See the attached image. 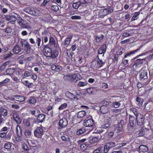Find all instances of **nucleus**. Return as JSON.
I'll return each instance as SVG.
<instances>
[{"label":"nucleus","instance_id":"f257e3e1","mask_svg":"<svg viewBox=\"0 0 153 153\" xmlns=\"http://www.w3.org/2000/svg\"><path fill=\"white\" fill-rule=\"evenodd\" d=\"M113 9L110 7L105 9H101L98 12V16L100 18H103L104 16L113 12Z\"/></svg>","mask_w":153,"mask_h":153},{"label":"nucleus","instance_id":"f03ea898","mask_svg":"<svg viewBox=\"0 0 153 153\" xmlns=\"http://www.w3.org/2000/svg\"><path fill=\"white\" fill-rule=\"evenodd\" d=\"M146 58L144 59H137L136 60L132 66V68L134 71H138V69L141 67L143 65V60H146Z\"/></svg>","mask_w":153,"mask_h":153},{"label":"nucleus","instance_id":"7ed1b4c3","mask_svg":"<svg viewBox=\"0 0 153 153\" xmlns=\"http://www.w3.org/2000/svg\"><path fill=\"white\" fill-rule=\"evenodd\" d=\"M35 122V119L32 117L29 118L27 119H25L23 121L24 125L27 127L33 126Z\"/></svg>","mask_w":153,"mask_h":153},{"label":"nucleus","instance_id":"20e7f679","mask_svg":"<svg viewBox=\"0 0 153 153\" xmlns=\"http://www.w3.org/2000/svg\"><path fill=\"white\" fill-rule=\"evenodd\" d=\"M11 115L17 124H21L22 122V120L19 117V114L15 110L12 111Z\"/></svg>","mask_w":153,"mask_h":153},{"label":"nucleus","instance_id":"39448f33","mask_svg":"<svg viewBox=\"0 0 153 153\" xmlns=\"http://www.w3.org/2000/svg\"><path fill=\"white\" fill-rule=\"evenodd\" d=\"M44 133V130L40 127H37L34 130V134L35 137L38 138H41Z\"/></svg>","mask_w":153,"mask_h":153},{"label":"nucleus","instance_id":"423d86ee","mask_svg":"<svg viewBox=\"0 0 153 153\" xmlns=\"http://www.w3.org/2000/svg\"><path fill=\"white\" fill-rule=\"evenodd\" d=\"M124 121L123 120H121L120 122L118 124L114 125V130L117 133L121 132L123 129V125H124Z\"/></svg>","mask_w":153,"mask_h":153},{"label":"nucleus","instance_id":"0eeeda50","mask_svg":"<svg viewBox=\"0 0 153 153\" xmlns=\"http://www.w3.org/2000/svg\"><path fill=\"white\" fill-rule=\"evenodd\" d=\"M56 42L54 37L50 36L48 43V49L50 48H56Z\"/></svg>","mask_w":153,"mask_h":153},{"label":"nucleus","instance_id":"6e6552de","mask_svg":"<svg viewBox=\"0 0 153 153\" xmlns=\"http://www.w3.org/2000/svg\"><path fill=\"white\" fill-rule=\"evenodd\" d=\"M50 51H49V55H48V57L53 59L56 58L58 54V51L56 50V48H50Z\"/></svg>","mask_w":153,"mask_h":153},{"label":"nucleus","instance_id":"1a4fd4ad","mask_svg":"<svg viewBox=\"0 0 153 153\" xmlns=\"http://www.w3.org/2000/svg\"><path fill=\"white\" fill-rule=\"evenodd\" d=\"M140 153H152L151 151L149 150L148 148L146 146L140 145L138 148Z\"/></svg>","mask_w":153,"mask_h":153},{"label":"nucleus","instance_id":"9d476101","mask_svg":"<svg viewBox=\"0 0 153 153\" xmlns=\"http://www.w3.org/2000/svg\"><path fill=\"white\" fill-rule=\"evenodd\" d=\"M63 78L64 80H68L70 82H76L77 81L76 77L75 76H72L66 74L64 75Z\"/></svg>","mask_w":153,"mask_h":153},{"label":"nucleus","instance_id":"9b49d317","mask_svg":"<svg viewBox=\"0 0 153 153\" xmlns=\"http://www.w3.org/2000/svg\"><path fill=\"white\" fill-rule=\"evenodd\" d=\"M19 25L20 27L23 28H25L27 29L31 28V27L29 23L24 19L20 23Z\"/></svg>","mask_w":153,"mask_h":153},{"label":"nucleus","instance_id":"f8f14e48","mask_svg":"<svg viewBox=\"0 0 153 153\" xmlns=\"http://www.w3.org/2000/svg\"><path fill=\"white\" fill-rule=\"evenodd\" d=\"M94 120L90 119L85 120L83 123V125L86 127H93L94 124Z\"/></svg>","mask_w":153,"mask_h":153},{"label":"nucleus","instance_id":"ddd939ff","mask_svg":"<svg viewBox=\"0 0 153 153\" xmlns=\"http://www.w3.org/2000/svg\"><path fill=\"white\" fill-rule=\"evenodd\" d=\"M50 67H48L50 68H51L52 71L55 72H59L62 70L63 68L60 66L58 65L56 66L54 64H53L51 65H50Z\"/></svg>","mask_w":153,"mask_h":153},{"label":"nucleus","instance_id":"4468645a","mask_svg":"<svg viewBox=\"0 0 153 153\" xmlns=\"http://www.w3.org/2000/svg\"><path fill=\"white\" fill-rule=\"evenodd\" d=\"M140 80L141 81L147 80L148 78L147 71L143 70L140 74Z\"/></svg>","mask_w":153,"mask_h":153},{"label":"nucleus","instance_id":"2eb2a0df","mask_svg":"<svg viewBox=\"0 0 153 153\" xmlns=\"http://www.w3.org/2000/svg\"><path fill=\"white\" fill-rule=\"evenodd\" d=\"M59 125L61 128H64L68 125L67 120L65 118H63L59 120Z\"/></svg>","mask_w":153,"mask_h":153},{"label":"nucleus","instance_id":"dca6fc26","mask_svg":"<svg viewBox=\"0 0 153 153\" xmlns=\"http://www.w3.org/2000/svg\"><path fill=\"white\" fill-rule=\"evenodd\" d=\"M110 118H106L104 120V121L102 125V127L104 128H107L110 126Z\"/></svg>","mask_w":153,"mask_h":153},{"label":"nucleus","instance_id":"f3484780","mask_svg":"<svg viewBox=\"0 0 153 153\" xmlns=\"http://www.w3.org/2000/svg\"><path fill=\"white\" fill-rule=\"evenodd\" d=\"M101 138V136L100 134L97 137H94L89 140V142L91 143H94L99 141Z\"/></svg>","mask_w":153,"mask_h":153},{"label":"nucleus","instance_id":"a211bd4d","mask_svg":"<svg viewBox=\"0 0 153 153\" xmlns=\"http://www.w3.org/2000/svg\"><path fill=\"white\" fill-rule=\"evenodd\" d=\"M7 21L11 23L14 22L17 20V18L14 16L6 15L5 17Z\"/></svg>","mask_w":153,"mask_h":153},{"label":"nucleus","instance_id":"6ab92c4d","mask_svg":"<svg viewBox=\"0 0 153 153\" xmlns=\"http://www.w3.org/2000/svg\"><path fill=\"white\" fill-rule=\"evenodd\" d=\"M108 106L106 105H102L100 108V112L102 114H105L108 112Z\"/></svg>","mask_w":153,"mask_h":153},{"label":"nucleus","instance_id":"aec40b11","mask_svg":"<svg viewBox=\"0 0 153 153\" xmlns=\"http://www.w3.org/2000/svg\"><path fill=\"white\" fill-rule=\"evenodd\" d=\"M26 141L27 142L28 144L30 146H36L37 143V141L33 139L32 138H30V139H26Z\"/></svg>","mask_w":153,"mask_h":153},{"label":"nucleus","instance_id":"412c9836","mask_svg":"<svg viewBox=\"0 0 153 153\" xmlns=\"http://www.w3.org/2000/svg\"><path fill=\"white\" fill-rule=\"evenodd\" d=\"M31 48L29 43L27 42H26V44L24 46V50L27 54L29 53L31 51Z\"/></svg>","mask_w":153,"mask_h":153},{"label":"nucleus","instance_id":"4be33fe9","mask_svg":"<svg viewBox=\"0 0 153 153\" xmlns=\"http://www.w3.org/2000/svg\"><path fill=\"white\" fill-rule=\"evenodd\" d=\"M129 120L130 123H132L133 125L136 124L137 117H136L134 115H129Z\"/></svg>","mask_w":153,"mask_h":153},{"label":"nucleus","instance_id":"5701e85b","mask_svg":"<svg viewBox=\"0 0 153 153\" xmlns=\"http://www.w3.org/2000/svg\"><path fill=\"white\" fill-rule=\"evenodd\" d=\"M29 146L30 148L28 151L29 153H34L38 149V147L36 146Z\"/></svg>","mask_w":153,"mask_h":153},{"label":"nucleus","instance_id":"b1692460","mask_svg":"<svg viewBox=\"0 0 153 153\" xmlns=\"http://www.w3.org/2000/svg\"><path fill=\"white\" fill-rule=\"evenodd\" d=\"M15 100L22 102L25 100L24 97L22 96L15 95L14 96Z\"/></svg>","mask_w":153,"mask_h":153},{"label":"nucleus","instance_id":"393cba45","mask_svg":"<svg viewBox=\"0 0 153 153\" xmlns=\"http://www.w3.org/2000/svg\"><path fill=\"white\" fill-rule=\"evenodd\" d=\"M31 132L28 129L26 130L25 131V139H30V138H31Z\"/></svg>","mask_w":153,"mask_h":153},{"label":"nucleus","instance_id":"a878e982","mask_svg":"<svg viewBox=\"0 0 153 153\" xmlns=\"http://www.w3.org/2000/svg\"><path fill=\"white\" fill-rule=\"evenodd\" d=\"M136 103L139 106L141 107L142 106L144 101L143 99L139 97H136Z\"/></svg>","mask_w":153,"mask_h":153},{"label":"nucleus","instance_id":"bb28decb","mask_svg":"<svg viewBox=\"0 0 153 153\" xmlns=\"http://www.w3.org/2000/svg\"><path fill=\"white\" fill-rule=\"evenodd\" d=\"M106 46L105 44L102 45L99 50L98 53L102 54L104 53L106 51Z\"/></svg>","mask_w":153,"mask_h":153},{"label":"nucleus","instance_id":"cd10ccee","mask_svg":"<svg viewBox=\"0 0 153 153\" xmlns=\"http://www.w3.org/2000/svg\"><path fill=\"white\" fill-rule=\"evenodd\" d=\"M20 47L18 45H16L14 47L13 50V52L14 53H17L21 51Z\"/></svg>","mask_w":153,"mask_h":153},{"label":"nucleus","instance_id":"c85d7f7f","mask_svg":"<svg viewBox=\"0 0 153 153\" xmlns=\"http://www.w3.org/2000/svg\"><path fill=\"white\" fill-rule=\"evenodd\" d=\"M140 49V48L137 49L135 50H133L131 51H130L129 53L126 54L124 58V59L125 58L127 57L130 56H131V55H133L135 53L137 52V51H139Z\"/></svg>","mask_w":153,"mask_h":153},{"label":"nucleus","instance_id":"c756f323","mask_svg":"<svg viewBox=\"0 0 153 153\" xmlns=\"http://www.w3.org/2000/svg\"><path fill=\"white\" fill-rule=\"evenodd\" d=\"M38 117L37 119L39 121V122L42 123L45 120V115L44 114H41Z\"/></svg>","mask_w":153,"mask_h":153},{"label":"nucleus","instance_id":"7c9ffc66","mask_svg":"<svg viewBox=\"0 0 153 153\" xmlns=\"http://www.w3.org/2000/svg\"><path fill=\"white\" fill-rule=\"evenodd\" d=\"M31 114L36 117H37L40 114V112L39 109H35L34 110L31 111Z\"/></svg>","mask_w":153,"mask_h":153},{"label":"nucleus","instance_id":"2f4dec72","mask_svg":"<svg viewBox=\"0 0 153 153\" xmlns=\"http://www.w3.org/2000/svg\"><path fill=\"white\" fill-rule=\"evenodd\" d=\"M22 82L29 88H31L33 86V83L29 82L27 80L22 81Z\"/></svg>","mask_w":153,"mask_h":153},{"label":"nucleus","instance_id":"473e14b6","mask_svg":"<svg viewBox=\"0 0 153 153\" xmlns=\"http://www.w3.org/2000/svg\"><path fill=\"white\" fill-rule=\"evenodd\" d=\"M144 119L143 117H137V123L139 126L142 125L143 124Z\"/></svg>","mask_w":153,"mask_h":153},{"label":"nucleus","instance_id":"72a5a7b5","mask_svg":"<svg viewBox=\"0 0 153 153\" xmlns=\"http://www.w3.org/2000/svg\"><path fill=\"white\" fill-rule=\"evenodd\" d=\"M86 114V112L84 111H81L77 113V117L79 118L83 117Z\"/></svg>","mask_w":153,"mask_h":153},{"label":"nucleus","instance_id":"f704fd0d","mask_svg":"<svg viewBox=\"0 0 153 153\" xmlns=\"http://www.w3.org/2000/svg\"><path fill=\"white\" fill-rule=\"evenodd\" d=\"M0 112L3 117L6 116L8 115V112L7 109L1 108L0 110Z\"/></svg>","mask_w":153,"mask_h":153},{"label":"nucleus","instance_id":"c9c22d12","mask_svg":"<svg viewBox=\"0 0 153 153\" xmlns=\"http://www.w3.org/2000/svg\"><path fill=\"white\" fill-rule=\"evenodd\" d=\"M9 63V62L7 61L3 63L0 67V72L4 71L6 67V66Z\"/></svg>","mask_w":153,"mask_h":153},{"label":"nucleus","instance_id":"e433bc0d","mask_svg":"<svg viewBox=\"0 0 153 153\" xmlns=\"http://www.w3.org/2000/svg\"><path fill=\"white\" fill-rule=\"evenodd\" d=\"M73 37L72 35H69L68 36L67 38L65 40V45H69L71 41V39Z\"/></svg>","mask_w":153,"mask_h":153},{"label":"nucleus","instance_id":"4c0bfd02","mask_svg":"<svg viewBox=\"0 0 153 153\" xmlns=\"http://www.w3.org/2000/svg\"><path fill=\"white\" fill-rule=\"evenodd\" d=\"M10 79L8 78H6L2 81L0 82V87L3 86H5L7 83L9 82Z\"/></svg>","mask_w":153,"mask_h":153},{"label":"nucleus","instance_id":"58836bf2","mask_svg":"<svg viewBox=\"0 0 153 153\" xmlns=\"http://www.w3.org/2000/svg\"><path fill=\"white\" fill-rule=\"evenodd\" d=\"M12 143L10 142H7L4 144V148L5 149H10L12 145Z\"/></svg>","mask_w":153,"mask_h":153},{"label":"nucleus","instance_id":"ea45409f","mask_svg":"<svg viewBox=\"0 0 153 153\" xmlns=\"http://www.w3.org/2000/svg\"><path fill=\"white\" fill-rule=\"evenodd\" d=\"M85 131V128H82L76 132V134L78 135H80L84 133Z\"/></svg>","mask_w":153,"mask_h":153},{"label":"nucleus","instance_id":"a19ab883","mask_svg":"<svg viewBox=\"0 0 153 153\" xmlns=\"http://www.w3.org/2000/svg\"><path fill=\"white\" fill-rule=\"evenodd\" d=\"M3 30L7 34H10L13 31V29L9 26L7 27L6 29H3Z\"/></svg>","mask_w":153,"mask_h":153},{"label":"nucleus","instance_id":"79ce46f5","mask_svg":"<svg viewBox=\"0 0 153 153\" xmlns=\"http://www.w3.org/2000/svg\"><path fill=\"white\" fill-rule=\"evenodd\" d=\"M104 36L102 34L100 35H98L96 36L95 39L97 42H99L101 41L103 38Z\"/></svg>","mask_w":153,"mask_h":153},{"label":"nucleus","instance_id":"37998d69","mask_svg":"<svg viewBox=\"0 0 153 153\" xmlns=\"http://www.w3.org/2000/svg\"><path fill=\"white\" fill-rule=\"evenodd\" d=\"M106 145L109 149L116 145L115 142H111L107 143Z\"/></svg>","mask_w":153,"mask_h":153},{"label":"nucleus","instance_id":"c03bdc74","mask_svg":"<svg viewBox=\"0 0 153 153\" xmlns=\"http://www.w3.org/2000/svg\"><path fill=\"white\" fill-rule=\"evenodd\" d=\"M28 101L30 103L35 104L36 102V100L33 97H30L28 100Z\"/></svg>","mask_w":153,"mask_h":153},{"label":"nucleus","instance_id":"a18cd8bd","mask_svg":"<svg viewBox=\"0 0 153 153\" xmlns=\"http://www.w3.org/2000/svg\"><path fill=\"white\" fill-rule=\"evenodd\" d=\"M9 129V128L7 127L4 126L2 128L1 126L0 125V132H6Z\"/></svg>","mask_w":153,"mask_h":153},{"label":"nucleus","instance_id":"49530a36","mask_svg":"<svg viewBox=\"0 0 153 153\" xmlns=\"http://www.w3.org/2000/svg\"><path fill=\"white\" fill-rule=\"evenodd\" d=\"M21 135L19 134H17V136L16 138V140L18 142H20L22 139V137L21 136Z\"/></svg>","mask_w":153,"mask_h":153},{"label":"nucleus","instance_id":"de8ad7c7","mask_svg":"<svg viewBox=\"0 0 153 153\" xmlns=\"http://www.w3.org/2000/svg\"><path fill=\"white\" fill-rule=\"evenodd\" d=\"M120 105V103L119 102H114L112 104V106L116 108H118Z\"/></svg>","mask_w":153,"mask_h":153},{"label":"nucleus","instance_id":"09e8293b","mask_svg":"<svg viewBox=\"0 0 153 153\" xmlns=\"http://www.w3.org/2000/svg\"><path fill=\"white\" fill-rule=\"evenodd\" d=\"M103 151V148L102 147H100L95 149L93 153H101Z\"/></svg>","mask_w":153,"mask_h":153},{"label":"nucleus","instance_id":"8fccbe9b","mask_svg":"<svg viewBox=\"0 0 153 153\" xmlns=\"http://www.w3.org/2000/svg\"><path fill=\"white\" fill-rule=\"evenodd\" d=\"M145 108L147 111H149L151 110V105L150 103H146V104L145 103Z\"/></svg>","mask_w":153,"mask_h":153},{"label":"nucleus","instance_id":"3c124183","mask_svg":"<svg viewBox=\"0 0 153 153\" xmlns=\"http://www.w3.org/2000/svg\"><path fill=\"white\" fill-rule=\"evenodd\" d=\"M22 149L25 151H26L28 152V151H29V148L28 147L27 145L25 143L22 144Z\"/></svg>","mask_w":153,"mask_h":153},{"label":"nucleus","instance_id":"603ef678","mask_svg":"<svg viewBox=\"0 0 153 153\" xmlns=\"http://www.w3.org/2000/svg\"><path fill=\"white\" fill-rule=\"evenodd\" d=\"M80 5L79 2H78L73 3L72 7L74 9H76L79 7Z\"/></svg>","mask_w":153,"mask_h":153},{"label":"nucleus","instance_id":"864d4df0","mask_svg":"<svg viewBox=\"0 0 153 153\" xmlns=\"http://www.w3.org/2000/svg\"><path fill=\"white\" fill-rule=\"evenodd\" d=\"M39 13V10L36 9H34L33 10V13H32V15L37 16Z\"/></svg>","mask_w":153,"mask_h":153},{"label":"nucleus","instance_id":"5fc2aeb1","mask_svg":"<svg viewBox=\"0 0 153 153\" xmlns=\"http://www.w3.org/2000/svg\"><path fill=\"white\" fill-rule=\"evenodd\" d=\"M51 9L53 11L57 12L59 10V7L56 5H52L51 6Z\"/></svg>","mask_w":153,"mask_h":153},{"label":"nucleus","instance_id":"6e6d98bb","mask_svg":"<svg viewBox=\"0 0 153 153\" xmlns=\"http://www.w3.org/2000/svg\"><path fill=\"white\" fill-rule=\"evenodd\" d=\"M32 73L30 71H26L24 74V76L25 77H28L32 76Z\"/></svg>","mask_w":153,"mask_h":153},{"label":"nucleus","instance_id":"4d7b16f0","mask_svg":"<svg viewBox=\"0 0 153 153\" xmlns=\"http://www.w3.org/2000/svg\"><path fill=\"white\" fill-rule=\"evenodd\" d=\"M55 83L52 82H50L49 84V88L51 89H53L55 88Z\"/></svg>","mask_w":153,"mask_h":153},{"label":"nucleus","instance_id":"13d9d810","mask_svg":"<svg viewBox=\"0 0 153 153\" xmlns=\"http://www.w3.org/2000/svg\"><path fill=\"white\" fill-rule=\"evenodd\" d=\"M87 84L86 82H82L80 81L78 83V86H79L82 87L85 86Z\"/></svg>","mask_w":153,"mask_h":153},{"label":"nucleus","instance_id":"bf43d9fd","mask_svg":"<svg viewBox=\"0 0 153 153\" xmlns=\"http://www.w3.org/2000/svg\"><path fill=\"white\" fill-rule=\"evenodd\" d=\"M97 64H99L100 65V67H101L102 66V65H103L104 63L103 62L102 60L100 59L99 58H98V60L97 61Z\"/></svg>","mask_w":153,"mask_h":153},{"label":"nucleus","instance_id":"052dcab7","mask_svg":"<svg viewBox=\"0 0 153 153\" xmlns=\"http://www.w3.org/2000/svg\"><path fill=\"white\" fill-rule=\"evenodd\" d=\"M48 48V47H45L43 49L44 54L47 57L48 56V50L46 51Z\"/></svg>","mask_w":153,"mask_h":153},{"label":"nucleus","instance_id":"680f3d73","mask_svg":"<svg viewBox=\"0 0 153 153\" xmlns=\"http://www.w3.org/2000/svg\"><path fill=\"white\" fill-rule=\"evenodd\" d=\"M91 89H92V91L91 92V94H95L97 92V91H98L97 88L94 87H91Z\"/></svg>","mask_w":153,"mask_h":153},{"label":"nucleus","instance_id":"e2e57ef3","mask_svg":"<svg viewBox=\"0 0 153 153\" xmlns=\"http://www.w3.org/2000/svg\"><path fill=\"white\" fill-rule=\"evenodd\" d=\"M114 134L113 131H110L107 134V136L108 138H111Z\"/></svg>","mask_w":153,"mask_h":153},{"label":"nucleus","instance_id":"0e129e2a","mask_svg":"<svg viewBox=\"0 0 153 153\" xmlns=\"http://www.w3.org/2000/svg\"><path fill=\"white\" fill-rule=\"evenodd\" d=\"M67 106V104L66 103H64L62 104L59 107V109L61 110L63 109L66 108Z\"/></svg>","mask_w":153,"mask_h":153},{"label":"nucleus","instance_id":"69168bd1","mask_svg":"<svg viewBox=\"0 0 153 153\" xmlns=\"http://www.w3.org/2000/svg\"><path fill=\"white\" fill-rule=\"evenodd\" d=\"M13 70L11 68H9L7 69L6 71V73H7V75H10L11 74L13 73Z\"/></svg>","mask_w":153,"mask_h":153},{"label":"nucleus","instance_id":"338daca9","mask_svg":"<svg viewBox=\"0 0 153 153\" xmlns=\"http://www.w3.org/2000/svg\"><path fill=\"white\" fill-rule=\"evenodd\" d=\"M71 18L72 19H80L81 17L79 16H74L71 17Z\"/></svg>","mask_w":153,"mask_h":153},{"label":"nucleus","instance_id":"774afa93","mask_svg":"<svg viewBox=\"0 0 153 153\" xmlns=\"http://www.w3.org/2000/svg\"><path fill=\"white\" fill-rule=\"evenodd\" d=\"M109 148L108 146H107L106 145L105 146L104 148V152L105 153H107L109 151Z\"/></svg>","mask_w":153,"mask_h":153}]
</instances>
